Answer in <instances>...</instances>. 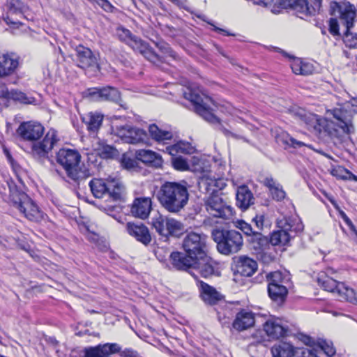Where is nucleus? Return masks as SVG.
I'll list each match as a JSON object with an SVG mask.
<instances>
[{
	"label": "nucleus",
	"instance_id": "nucleus-1",
	"mask_svg": "<svg viewBox=\"0 0 357 357\" xmlns=\"http://www.w3.org/2000/svg\"><path fill=\"white\" fill-rule=\"evenodd\" d=\"M156 197L166 211L177 213L187 205L189 193L185 185L178 182L165 181L158 190Z\"/></svg>",
	"mask_w": 357,
	"mask_h": 357
},
{
	"label": "nucleus",
	"instance_id": "nucleus-2",
	"mask_svg": "<svg viewBox=\"0 0 357 357\" xmlns=\"http://www.w3.org/2000/svg\"><path fill=\"white\" fill-rule=\"evenodd\" d=\"M56 162L62 166L68 177L78 182L90 176L84 167H80L81 155L78 151L69 149H61L56 153Z\"/></svg>",
	"mask_w": 357,
	"mask_h": 357
},
{
	"label": "nucleus",
	"instance_id": "nucleus-3",
	"mask_svg": "<svg viewBox=\"0 0 357 357\" xmlns=\"http://www.w3.org/2000/svg\"><path fill=\"white\" fill-rule=\"evenodd\" d=\"M211 236L217 243L218 251L225 255L236 253L243 245L241 234L234 229L215 227L211 231Z\"/></svg>",
	"mask_w": 357,
	"mask_h": 357
},
{
	"label": "nucleus",
	"instance_id": "nucleus-4",
	"mask_svg": "<svg viewBox=\"0 0 357 357\" xmlns=\"http://www.w3.org/2000/svg\"><path fill=\"white\" fill-rule=\"evenodd\" d=\"M10 201L24 217L31 221H36L40 217V211L36 204L24 192L15 187L10 186Z\"/></svg>",
	"mask_w": 357,
	"mask_h": 357
},
{
	"label": "nucleus",
	"instance_id": "nucleus-5",
	"mask_svg": "<svg viewBox=\"0 0 357 357\" xmlns=\"http://www.w3.org/2000/svg\"><path fill=\"white\" fill-rule=\"evenodd\" d=\"M186 100H190L194 107V110L206 121L215 123H220V119L213 114L211 105H214L213 100L208 96H202L191 89H187L183 93Z\"/></svg>",
	"mask_w": 357,
	"mask_h": 357
},
{
	"label": "nucleus",
	"instance_id": "nucleus-6",
	"mask_svg": "<svg viewBox=\"0 0 357 357\" xmlns=\"http://www.w3.org/2000/svg\"><path fill=\"white\" fill-rule=\"evenodd\" d=\"M92 194L96 198L108 197L113 201H121L124 193L123 185L117 181L107 183L102 179L94 178L89 183Z\"/></svg>",
	"mask_w": 357,
	"mask_h": 357
},
{
	"label": "nucleus",
	"instance_id": "nucleus-7",
	"mask_svg": "<svg viewBox=\"0 0 357 357\" xmlns=\"http://www.w3.org/2000/svg\"><path fill=\"white\" fill-rule=\"evenodd\" d=\"M317 282L325 291L337 294L340 301H345L354 305L357 304V296L355 291L346 286L344 283L339 282L325 275L319 276Z\"/></svg>",
	"mask_w": 357,
	"mask_h": 357
},
{
	"label": "nucleus",
	"instance_id": "nucleus-8",
	"mask_svg": "<svg viewBox=\"0 0 357 357\" xmlns=\"http://www.w3.org/2000/svg\"><path fill=\"white\" fill-rule=\"evenodd\" d=\"M151 225L159 235L165 237H179L185 231L181 222L160 213L152 218Z\"/></svg>",
	"mask_w": 357,
	"mask_h": 357
},
{
	"label": "nucleus",
	"instance_id": "nucleus-9",
	"mask_svg": "<svg viewBox=\"0 0 357 357\" xmlns=\"http://www.w3.org/2000/svg\"><path fill=\"white\" fill-rule=\"evenodd\" d=\"M281 224V229L273 231L271 235L269 242L273 245H287L291 238L303 229V224L296 220L285 218Z\"/></svg>",
	"mask_w": 357,
	"mask_h": 357
},
{
	"label": "nucleus",
	"instance_id": "nucleus-10",
	"mask_svg": "<svg viewBox=\"0 0 357 357\" xmlns=\"http://www.w3.org/2000/svg\"><path fill=\"white\" fill-rule=\"evenodd\" d=\"M206 241L207 236L204 234L190 232L184 238L183 248L188 255L195 259L206 254Z\"/></svg>",
	"mask_w": 357,
	"mask_h": 357
},
{
	"label": "nucleus",
	"instance_id": "nucleus-11",
	"mask_svg": "<svg viewBox=\"0 0 357 357\" xmlns=\"http://www.w3.org/2000/svg\"><path fill=\"white\" fill-rule=\"evenodd\" d=\"M114 132L128 144H146L149 141L148 134L144 130L129 124L116 126Z\"/></svg>",
	"mask_w": 357,
	"mask_h": 357
},
{
	"label": "nucleus",
	"instance_id": "nucleus-12",
	"mask_svg": "<svg viewBox=\"0 0 357 357\" xmlns=\"http://www.w3.org/2000/svg\"><path fill=\"white\" fill-rule=\"evenodd\" d=\"M203 199L207 212L213 217L229 219L233 215L232 208L227 206L219 195L204 197Z\"/></svg>",
	"mask_w": 357,
	"mask_h": 357
},
{
	"label": "nucleus",
	"instance_id": "nucleus-13",
	"mask_svg": "<svg viewBox=\"0 0 357 357\" xmlns=\"http://www.w3.org/2000/svg\"><path fill=\"white\" fill-rule=\"evenodd\" d=\"M75 52L78 67L93 73L100 71L98 57L89 48L79 45Z\"/></svg>",
	"mask_w": 357,
	"mask_h": 357
},
{
	"label": "nucleus",
	"instance_id": "nucleus-14",
	"mask_svg": "<svg viewBox=\"0 0 357 357\" xmlns=\"http://www.w3.org/2000/svg\"><path fill=\"white\" fill-rule=\"evenodd\" d=\"M322 0H312L313 4L310 5L307 0H282L281 6L284 8H291L297 13L305 16L314 15L321 8Z\"/></svg>",
	"mask_w": 357,
	"mask_h": 357
},
{
	"label": "nucleus",
	"instance_id": "nucleus-15",
	"mask_svg": "<svg viewBox=\"0 0 357 357\" xmlns=\"http://www.w3.org/2000/svg\"><path fill=\"white\" fill-rule=\"evenodd\" d=\"M56 133L54 130H50L41 142L33 143L31 148L34 158L40 159L47 157L54 144L57 142Z\"/></svg>",
	"mask_w": 357,
	"mask_h": 357
},
{
	"label": "nucleus",
	"instance_id": "nucleus-16",
	"mask_svg": "<svg viewBox=\"0 0 357 357\" xmlns=\"http://www.w3.org/2000/svg\"><path fill=\"white\" fill-rule=\"evenodd\" d=\"M45 128L40 123L27 121L22 123L17 133L24 141L33 142L39 139L44 134Z\"/></svg>",
	"mask_w": 357,
	"mask_h": 357
},
{
	"label": "nucleus",
	"instance_id": "nucleus-17",
	"mask_svg": "<svg viewBox=\"0 0 357 357\" xmlns=\"http://www.w3.org/2000/svg\"><path fill=\"white\" fill-rule=\"evenodd\" d=\"M328 115H331L335 119L334 123L347 135L354 132L355 128L352 123V114L350 112L342 107L335 108L327 111Z\"/></svg>",
	"mask_w": 357,
	"mask_h": 357
},
{
	"label": "nucleus",
	"instance_id": "nucleus-18",
	"mask_svg": "<svg viewBox=\"0 0 357 357\" xmlns=\"http://www.w3.org/2000/svg\"><path fill=\"white\" fill-rule=\"evenodd\" d=\"M234 271L242 276L250 277L257 270V262L246 255L236 256L233 258Z\"/></svg>",
	"mask_w": 357,
	"mask_h": 357
},
{
	"label": "nucleus",
	"instance_id": "nucleus-19",
	"mask_svg": "<svg viewBox=\"0 0 357 357\" xmlns=\"http://www.w3.org/2000/svg\"><path fill=\"white\" fill-rule=\"evenodd\" d=\"M121 347L117 343H105L96 347H85L84 357H108L111 354L119 353Z\"/></svg>",
	"mask_w": 357,
	"mask_h": 357
},
{
	"label": "nucleus",
	"instance_id": "nucleus-20",
	"mask_svg": "<svg viewBox=\"0 0 357 357\" xmlns=\"http://www.w3.org/2000/svg\"><path fill=\"white\" fill-rule=\"evenodd\" d=\"M19 66V56L13 52L0 54V78L14 74Z\"/></svg>",
	"mask_w": 357,
	"mask_h": 357
},
{
	"label": "nucleus",
	"instance_id": "nucleus-21",
	"mask_svg": "<svg viewBox=\"0 0 357 357\" xmlns=\"http://www.w3.org/2000/svg\"><path fill=\"white\" fill-rule=\"evenodd\" d=\"M263 328L266 335L272 339H278L287 335L289 328L283 325L282 320L278 318H270L263 324Z\"/></svg>",
	"mask_w": 357,
	"mask_h": 357
},
{
	"label": "nucleus",
	"instance_id": "nucleus-22",
	"mask_svg": "<svg viewBox=\"0 0 357 357\" xmlns=\"http://www.w3.org/2000/svg\"><path fill=\"white\" fill-rule=\"evenodd\" d=\"M6 6L8 10V16L6 18V23L22 24V22L18 20L14 21L11 16L15 15H19L20 17L26 18L25 13L28 10V7L21 0H7Z\"/></svg>",
	"mask_w": 357,
	"mask_h": 357
},
{
	"label": "nucleus",
	"instance_id": "nucleus-23",
	"mask_svg": "<svg viewBox=\"0 0 357 357\" xmlns=\"http://www.w3.org/2000/svg\"><path fill=\"white\" fill-rule=\"evenodd\" d=\"M126 231L131 236L145 245H149L151 241L149 229L142 223L128 222Z\"/></svg>",
	"mask_w": 357,
	"mask_h": 357
},
{
	"label": "nucleus",
	"instance_id": "nucleus-24",
	"mask_svg": "<svg viewBox=\"0 0 357 357\" xmlns=\"http://www.w3.org/2000/svg\"><path fill=\"white\" fill-rule=\"evenodd\" d=\"M152 202L149 197H137L130 206V213L135 217L146 219L151 211Z\"/></svg>",
	"mask_w": 357,
	"mask_h": 357
},
{
	"label": "nucleus",
	"instance_id": "nucleus-25",
	"mask_svg": "<svg viewBox=\"0 0 357 357\" xmlns=\"http://www.w3.org/2000/svg\"><path fill=\"white\" fill-rule=\"evenodd\" d=\"M337 8L340 14V19L344 21L346 29L350 30L354 26V20L356 16V9L354 5L349 2L339 4L337 2L334 3L333 9Z\"/></svg>",
	"mask_w": 357,
	"mask_h": 357
},
{
	"label": "nucleus",
	"instance_id": "nucleus-26",
	"mask_svg": "<svg viewBox=\"0 0 357 357\" xmlns=\"http://www.w3.org/2000/svg\"><path fill=\"white\" fill-rule=\"evenodd\" d=\"M215 261L205 254L204 256H200L195 259L192 268L203 278H208L215 273Z\"/></svg>",
	"mask_w": 357,
	"mask_h": 357
},
{
	"label": "nucleus",
	"instance_id": "nucleus-27",
	"mask_svg": "<svg viewBox=\"0 0 357 357\" xmlns=\"http://www.w3.org/2000/svg\"><path fill=\"white\" fill-rule=\"evenodd\" d=\"M200 296L204 302L210 305H214L223 299L222 294L215 288L207 283L199 282Z\"/></svg>",
	"mask_w": 357,
	"mask_h": 357
},
{
	"label": "nucleus",
	"instance_id": "nucleus-28",
	"mask_svg": "<svg viewBox=\"0 0 357 357\" xmlns=\"http://www.w3.org/2000/svg\"><path fill=\"white\" fill-rule=\"evenodd\" d=\"M255 321L253 312L246 310H241L236 314L232 323V327L237 331H243L253 326Z\"/></svg>",
	"mask_w": 357,
	"mask_h": 357
},
{
	"label": "nucleus",
	"instance_id": "nucleus-29",
	"mask_svg": "<svg viewBox=\"0 0 357 357\" xmlns=\"http://www.w3.org/2000/svg\"><path fill=\"white\" fill-rule=\"evenodd\" d=\"M171 264L176 270L187 271L190 268H192L195 258L186 252H173L170 255Z\"/></svg>",
	"mask_w": 357,
	"mask_h": 357
},
{
	"label": "nucleus",
	"instance_id": "nucleus-30",
	"mask_svg": "<svg viewBox=\"0 0 357 357\" xmlns=\"http://www.w3.org/2000/svg\"><path fill=\"white\" fill-rule=\"evenodd\" d=\"M236 205L243 211L254 204L255 198L249 188L245 185L238 187L236 190Z\"/></svg>",
	"mask_w": 357,
	"mask_h": 357
},
{
	"label": "nucleus",
	"instance_id": "nucleus-31",
	"mask_svg": "<svg viewBox=\"0 0 357 357\" xmlns=\"http://www.w3.org/2000/svg\"><path fill=\"white\" fill-rule=\"evenodd\" d=\"M134 50L138 51L147 60L155 64L164 62L163 56L158 54L149 45L142 40L137 43Z\"/></svg>",
	"mask_w": 357,
	"mask_h": 357
},
{
	"label": "nucleus",
	"instance_id": "nucleus-32",
	"mask_svg": "<svg viewBox=\"0 0 357 357\" xmlns=\"http://www.w3.org/2000/svg\"><path fill=\"white\" fill-rule=\"evenodd\" d=\"M268 294L273 301L278 305H281L287 296L288 290L284 284H271L270 287H268Z\"/></svg>",
	"mask_w": 357,
	"mask_h": 357
},
{
	"label": "nucleus",
	"instance_id": "nucleus-33",
	"mask_svg": "<svg viewBox=\"0 0 357 357\" xmlns=\"http://www.w3.org/2000/svg\"><path fill=\"white\" fill-rule=\"evenodd\" d=\"M136 158L144 163L150 164L155 167L160 166L162 164L161 156L151 150L141 149L137 151Z\"/></svg>",
	"mask_w": 357,
	"mask_h": 357
},
{
	"label": "nucleus",
	"instance_id": "nucleus-34",
	"mask_svg": "<svg viewBox=\"0 0 357 357\" xmlns=\"http://www.w3.org/2000/svg\"><path fill=\"white\" fill-rule=\"evenodd\" d=\"M82 121L86 124L87 130L91 132H96L100 128L103 115L98 112H89L84 116Z\"/></svg>",
	"mask_w": 357,
	"mask_h": 357
},
{
	"label": "nucleus",
	"instance_id": "nucleus-35",
	"mask_svg": "<svg viewBox=\"0 0 357 357\" xmlns=\"http://www.w3.org/2000/svg\"><path fill=\"white\" fill-rule=\"evenodd\" d=\"M239 229H241L245 235L247 236H253V239L258 241V243L259 246H263L268 243V238L263 236L261 232L259 231H255L252 226L245 222L243 220H240L237 222L236 226Z\"/></svg>",
	"mask_w": 357,
	"mask_h": 357
},
{
	"label": "nucleus",
	"instance_id": "nucleus-36",
	"mask_svg": "<svg viewBox=\"0 0 357 357\" xmlns=\"http://www.w3.org/2000/svg\"><path fill=\"white\" fill-rule=\"evenodd\" d=\"M273 357H292L296 354L292 344L286 342L275 344L271 348Z\"/></svg>",
	"mask_w": 357,
	"mask_h": 357
},
{
	"label": "nucleus",
	"instance_id": "nucleus-37",
	"mask_svg": "<svg viewBox=\"0 0 357 357\" xmlns=\"http://www.w3.org/2000/svg\"><path fill=\"white\" fill-rule=\"evenodd\" d=\"M149 132L153 139L158 142L159 144H165L166 140H169L173 137L171 132L162 130L160 129L155 124H151L149 127Z\"/></svg>",
	"mask_w": 357,
	"mask_h": 357
},
{
	"label": "nucleus",
	"instance_id": "nucleus-38",
	"mask_svg": "<svg viewBox=\"0 0 357 357\" xmlns=\"http://www.w3.org/2000/svg\"><path fill=\"white\" fill-rule=\"evenodd\" d=\"M116 34L120 40L126 43L133 49L135 48L137 43L141 40L140 38L133 35L130 30L123 26L116 29Z\"/></svg>",
	"mask_w": 357,
	"mask_h": 357
},
{
	"label": "nucleus",
	"instance_id": "nucleus-39",
	"mask_svg": "<svg viewBox=\"0 0 357 357\" xmlns=\"http://www.w3.org/2000/svg\"><path fill=\"white\" fill-rule=\"evenodd\" d=\"M215 181L208 179V178H202L198 183L199 191L205 194V197L213 196L215 195H218L219 190L216 188Z\"/></svg>",
	"mask_w": 357,
	"mask_h": 357
},
{
	"label": "nucleus",
	"instance_id": "nucleus-40",
	"mask_svg": "<svg viewBox=\"0 0 357 357\" xmlns=\"http://www.w3.org/2000/svg\"><path fill=\"white\" fill-rule=\"evenodd\" d=\"M165 151L172 155H176L179 153L190 154L192 152V147L188 142H178L175 144L167 146Z\"/></svg>",
	"mask_w": 357,
	"mask_h": 357
},
{
	"label": "nucleus",
	"instance_id": "nucleus-41",
	"mask_svg": "<svg viewBox=\"0 0 357 357\" xmlns=\"http://www.w3.org/2000/svg\"><path fill=\"white\" fill-rule=\"evenodd\" d=\"M102 96L103 101H112L119 103L121 101V94L117 89L112 86L102 87Z\"/></svg>",
	"mask_w": 357,
	"mask_h": 357
},
{
	"label": "nucleus",
	"instance_id": "nucleus-42",
	"mask_svg": "<svg viewBox=\"0 0 357 357\" xmlns=\"http://www.w3.org/2000/svg\"><path fill=\"white\" fill-rule=\"evenodd\" d=\"M97 150L100 156L105 159L114 158L118 155V151L114 146L103 142L98 144Z\"/></svg>",
	"mask_w": 357,
	"mask_h": 357
},
{
	"label": "nucleus",
	"instance_id": "nucleus-43",
	"mask_svg": "<svg viewBox=\"0 0 357 357\" xmlns=\"http://www.w3.org/2000/svg\"><path fill=\"white\" fill-rule=\"evenodd\" d=\"M9 98V100L18 101L24 104H33L36 102L33 97L27 96L24 93L13 89L10 91Z\"/></svg>",
	"mask_w": 357,
	"mask_h": 357
},
{
	"label": "nucleus",
	"instance_id": "nucleus-44",
	"mask_svg": "<svg viewBox=\"0 0 357 357\" xmlns=\"http://www.w3.org/2000/svg\"><path fill=\"white\" fill-rule=\"evenodd\" d=\"M331 174L334 176L342 180H352L354 176V174L342 166H337L333 168Z\"/></svg>",
	"mask_w": 357,
	"mask_h": 357
},
{
	"label": "nucleus",
	"instance_id": "nucleus-45",
	"mask_svg": "<svg viewBox=\"0 0 357 357\" xmlns=\"http://www.w3.org/2000/svg\"><path fill=\"white\" fill-rule=\"evenodd\" d=\"M155 45L158 48V50L163 54H167V56L174 58L176 59L177 58L176 53L172 50L169 45L165 43L163 40H159L157 42H154Z\"/></svg>",
	"mask_w": 357,
	"mask_h": 357
},
{
	"label": "nucleus",
	"instance_id": "nucleus-46",
	"mask_svg": "<svg viewBox=\"0 0 357 357\" xmlns=\"http://www.w3.org/2000/svg\"><path fill=\"white\" fill-rule=\"evenodd\" d=\"M344 41L347 46L351 48L357 47V33H353L347 29L344 36Z\"/></svg>",
	"mask_w": 357,
	"mask_h": 357
},
{
	"label": "nucleus",
	"instance_id": "nucleus-47",
	"mask_svg": "<svg viewBox=\"0 0 357 357\" xmlns=\"http://www.w3.org/2000/svg\"><path fill=\"white\" fill-rule=\"evenodd\" d=\"M295 115L307 125L311 124L314 121L317 120L315 115L308 113L303 109H299L296 112Z\"/></svg>",
	"mask_w": 357,
	"mask_h": 357
},
{
	"label": "nucleus",
	"instance_id": "nucleus-48",
	"mask_svg": "<svg viewBox=\"0 0 357 357\" xmlns=\"http://www.w3.org/2000/svg\"><path fill=\"white\" fill-rule=\"evenodd\" d=\"M319 346L327 356L332 357L335 354L336 351L332 342L322 340L319 342Z\"/></svg>",
	"mask_w": 357,
	"mask_h": 357
},
{
	"label": "nucleus",
	"instance_id": "nucleus-49",
	"mask_svg": "<svg viewBox=\"0 0 357 357\" xmlns=\"http://www.w3.org/2000/svg\"><path fill=\"white\" fill-rule=\"evenodd\" d=\"M172 165L174 169L180 171L186 170L189 168L187 160L181 156L174 158L172 160Z\"/></svg>",
	"mask_w": 357,
	"mask_h": 357
},
{
	"label": "nucleus",
	"instance_id": "nucleus-50",
	"mask_svg": "<svg viewBox=\"0 0 357 357\" xmlns=\"http://www.w3.org/2000/svg\"><path fill=\"white\" fill-rule=\"evenodd\" d=\"M266 278L268 282V287H270L271 284H283V280L280 272L276 271L269 273L268 274H267Z\"/></svg>",
	"mask_w": 357,
	"mask_h": 357
},
{
	"label": "nucleus",
	"instance_id": "nucleus-51",
	"mask_svg": "<svg viewBox=\"0 0 357 357\" xmlns=\"http://www.w3.org/2000/svg\"><path fill=\"white\" fill-rule=\"evenodd\" d=\"M272 198L278 202H281L285 198L286 193L282 186L278 185L277 187L270 190Z\"/></svg>",
	"mask_w": 357,
	"mask_h": 357
},
{
	"label": "nucleus",
	"instance_id": "nucleus-52",
	"mask_svg": "<svg viewBox=\"0 0 357 357\" xmlns=\"http://www.w3.org/2000/svg\"><path fill=\"white\" fill-rule=\"evenodd\" d=\"M88 96L92 100L94 101H103V97L102 96V88H91L88 90Z\"/></svg>",
	"mask_w": 357,
	"mask_h": 357
},
{
	"label": "nucleus",
	"instance_id": "nucleus-53",
	"mask_svg": "<svg viewBox=\"0 0 357 357\" xmlns=\"http://www.w3.org/2000/svg\"><path fill=\"white\" fill-rule=\"evenodd\" d=\"M329 32L333 36H340L339 24L336 18H331L329 20Z\"/></svg>",
	"mask_w": 357,
	"mask_h": 357
},
{
	"label": "nucleus",
	"instance_id": "nucleus-54",
	"mask_svg": "<svg viewBox=\"0 0 357 357\" xmlns=\"http://www.w3.org/2000/svg\"><path fill=\"white\" fill-rule=\"evenodd\" d=\"M297 357H319L313 349L302 348L296 351Z\"/></svg>",
	"mask_w": 357,
	"mask_h": 357
},
{
	"label": "nucleus",
	"instance_id": "nucleus-55",
	"mask_svg": "<svg viewBox=\"0 0 357 357\" xmlns=\"http://www.w3.org/2000/svg\"><path fill=\"white\" fill-rule=\"evenodd\" d=\"M313 71L314 67L311 63L303 61L302 66L298 75H308L312 74Z\"/></svg>",
	"mask_w": 357,
	"mask_h": 357
},
{
	"label": "nucleus",
	"instance_id": "nucleus-56",
	"mask_svg": "<svg viewBox=\"0 0 357 357\" xmlns=\"http://www.w3.org/2000/svg\"><path fill=\"white\" fill-rule=\"evenodd\" d=\"M252 222L255 223L256 228L260 232L264 227V215H256L253 219Z\"/></svg>",
	"mask_w": 357,
	"mask_h": 357
},
{
	"label": "nucleus",
	"instance_id": "nucleus-57",
	"mask_svg": "<svg viewBox=\"0 0 357 357\" xmlns=\"http://www.w3.org/2000/svg\"><path fill=\"white\" fill-rule=\"evenodd\" d=\"M302 63H303V61H301L299 59H295L291 61V68L292 69V71L295 74H296V75L298 74V73L301 70V68L302 66Z\"/></svg>",
	"mask_w": 357,
	"mask_h": 357
},
{
	"label": "nucleus",
	"instance_id": "nucleus-58",
	"mask_svg": "<svg viewBox=\"0 0 357 357\" xmlns=\"http://www.w3.org/2000/svg\"><path fill=\"white\" fill-rule=\"evenodd\" d=\"M264 184L268 188L269 191L280 185L279 183H277L272 177L265 178Z\"/></svg>",
	"mask_w": 357,
	"mask_h": 357
},
{
	"label": "nucleus",
	"instance_id": "nucleus-59",
	"mask_svg": "<svg viewBox=\"0 0 357 357\" xmlns=\"http://www.w3.org/2000/svg\"><path fill=\"white\" fill-rule=\"evenodd\" d=\"M98 4L107 12H112L114 9V6L107 0H100Z\"/></svg>",
	"mask_w": 357,
	"mask_h": 357
},
{
	"label": "nucleus",
	"instance_id": "nucleus-60",
	"mask_svg": "<svg viewBox=\"0 0 357 357\" xmlns=\"http://www.w3.org/2000/svg\"><path fill=\"white\" fill-rule=\"evenodd\" d=\"M10 91L5 85H0V98H3L6 100H9Z\"/></svg>",
	"mask_w": 357,
	"mask_h": 357
},
{
	"label": "nucleus",
	"instance_id": "nucleus-61",
	"mask_svg": "<svg viewBox=\"0 0 357 357\" xmlns=\"http://www.w3.org/2000/svg\"><path fill=\"white\" fill-rule=\"evenodd\" d=\"M287 144H290L294 148L301 147L305 146V144L301 141H298L292 137L289 138V142H287Z\"/></svg>",
	"mask_w": 357,
	"mask_h": 357
},
{
	"label": "nucleus",
	"instance_id": "nucleus-62",
	"mask_svg": "<svg viewBox=\"0 0 357 357\" xmlns=\"http://www.w3.org/2000/svg\"><path fill=\"white\" fill-rule=\"evenodd\" d=\"M207 23L211 24V26H213V30L215 31H216V32H218V33H223L225 36H234V34L229 33L228 31H227L225 29H221V28H219V27L215 26L213 24H212L210 22H207Z\"/></svg>",
	"mask_w": 357,
	"mask_h": 357
},
{
	"label": "nucleus",
	"instance_id": "nucleus-63",
	"mask_svg": "<svg viewBox=\"0 0 357 357\" xmlns=\"http://www.w3.org/2000/svg\"><path fill=\"white\" fill-rule=\"evenodd\" d=\"M121 357H137V353L135 352L134 351L130 350V349H126L125 351H123L121 353Z\"/></svg>",
	"mask_w": 357,
	"mask_h": 357
},
{
	"label": "nucleus",
	"instance_id": "nucleus-64",
	"mask_svg": "<svg viewBox=\"0 0 357 357\" xmlns=\"http://www.w3.org/2000/svg\"><path fill=\"white\" fill-rule=\"evenodd\" d=\"M340 215L346 224L351 223V220L349 218V217L347 215V214L344 211H340Z\"/></svg>",
	"mask_w": 357,
	"mask_h": 357
}]
</instances>
